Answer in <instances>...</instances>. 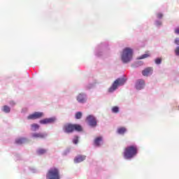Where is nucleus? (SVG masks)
<instances>
[{
  "label": "nucleus",
  "instance_id": "39448f33",
  "mask_svg": "<svg viewBox=\"0 0 179 179\" xmlns=\"http://www.w3.org/2000/svg\"><path fill=\"white\" fill-rule=\"evenodd\" d=\"M134 56V49L131 48H125L123 50L121 60L123 64H128V62H131L132 60V57Z\"/></svg>",
  "mask_w": 179,
  "mask_h": 179
},
{
  "label": "nucleus",
  "instance_id": "423d86ee",
  "mask_svg": "<svg viewBox=\"0 0 179 179\" xmlns=\"http://www.w3.org/2000/svg\"><path fill=\"white\" fill-rule=\"evenodd\" d=\"M46 179H61L59 169L57 167L50 168L46 173Z\"/></svg>",
  "mask_w": 179,
  "mask_h": 179
},
{
  "label": "nucleus",
  "instance_id": "a878e982",
  "mask_svg": "<svg viewBox=\"0 0 179 179\" xmlns=\"http://www.w3.org/2000/svg\"><path fill=\"white\" fill-rule=\"evenodd\" d=\"M94 86V83H89L88 85L85 86V90H90V89H93Z\"/></svg>",
  "mask_w": 179,
  "mask_h": 179
},
{
  "label": "nucleus",
  "instance_id": "f704fd0d",
  "mask_svg": "<svg viewBox=\"0 0 179 179\" xmlns=\"http://www.w3.org/2000/svg\"><path fill=\"white\" fill-rule=\"evenodd\" d=\"M175 34H178L179 36V27H176L175 29Z\"/></svg>",
  "mask_w": 179,
  "mask_h": 179
},
{
  "label": "nucleus",
  "instance_id": "412c9836",
  "mask_svg": "<svg viewBox=\"0 0 179 179\" xmlns=\"http://www.w3.org/2000/svg\"><path fill=\"white\" fill-rule=\"evenodd\" d=\"M38 129H40V124L37 123L31 124V130L33 131V132H36V131H38Z\"/></svg>",
  "mask_w": 179,
  "mask_h": 179
},
{
  "label": "nucleus",
  "instance_id": "2eb2a0df",
  "mask_svg": "<svg viewBox=\"0 0 179 179\" xmlns=\"http://www.w3.org/2000/svg\"><path fill=\"white\" fill-rule=\"evenodd\" d=\"M15 142L16 145H23V143H26V142H27V138L24 137H21L19 138H16Z\"/></svg>",
  "mask_w": 179,
  "mask_h": 179
},
{
  "label": "nucleus",
  "instance_id": "9b49d317",
  "mask_svg": "<svg viewBox=\"0 0 179 179\" xmlns=\"http://www.w3.org/2000/svg\"><path fill=\"white\" fill-rule=\"evenodd\" d=\"M44 115L43 112L35 111L27 116V120H31L32 121H34V120H41Z\"/></svg>",
  "mask_w": 179,
  "mask_h": 179
},
{
  "label": "nucleus",
  "instance_id": "ddd939ff",
  "mask_svg": "<svg viewBox=\"0 0 179 179\" xmlns=\"http://www.w3.org/2000/svg\"><path fill=\"white\" fill-rule=\"evenodd\" d=\"M103 145V136H99L94 138V146L96 148H100Z\"/></svg>",
  "mask_w": 179,
  "mask_h": 179
},
{
  "label": "nucleus",
  "instance_id": "c85d7f7f",
  "mask_svg": "<svg viewBox=\"0 0 179 179\" xmlns=\"http://www.w3.org/2000/svg\"><path fill=\"white\" fill-rule=\"evenodd\" d=\"M69 153H71V148H68L63 151L62 156H68Z\"/></svg>",
  "mask_w": 179,
  "mask_h": 179
},
{
  "label": "nucleus",
  "instance_id": "72a5a7b5",
  "mask_svg": "<svg viewBox=\"0 0 179 179\" xmlns=\"http://www.w3.org/2000/svg\"><path fill=\"white\" fill-rule=\"evenodd\" d=\"M174 44L176 45H177V47H178L179 46V38H176L175 39H174Z\"/></svg>",
  "mask_w": 179,
  "mask_h": 179
},
{
  "label": "nucleus",
  "instance_id": "aec40b11",
  "mask_svg": "<svg viewBox=\"0 0 179 179\" xmlns=\"http://www.w3.org/2000/svg\"><path fill=\"white\" fill-rule=\"evenodd\" d=\"M154 25L155 26V27H157V29H160V27L163 26V22H162V20L159 19H157L154 22Z\"/></svg>",
  "mask_w": 179,
  "mask_h": 179
},
{
  "label": "nucleus",
  "instance_id": "4468645a",
  "mask_svg": "<svg viewBox=\"0 0 179 179\" xmlns=\"http://www.w3.org/2000/svg\"><path fill=\"white\" fill-rule=\"evenodd\" d=\"M48 136L47 133H34L32 134V138H39L40 139H45Z\"/></svg>",
  "mask_w": 179,
  "mask_h": 179
},
{
  "label": "nucleus",
  "instance_id": "0eeeda50",
  "mask_svg": "<svg viewBox=\"0 0 179 179\" xmlns=\"http://www.w3.org/2000/svg\"><path fill=\"white\" fill-rule=\"evenodd\" d=\"M85 122L90 128H96L97 127V118L93 115H89L85 118Z\"/></svg>",
  "mask_w": 179,
  "mask_h": 179
},
{
  "label": "nucleus",
  "instance_id": "f3484780",
  "mask_svg": "<svg viewBox=\"0 0 179 179\" xmlns=\"http://www.w3.org/2000/svg\"><path fill=\"white\" fill-rule=\"evenodd\" d=\"M48 152V150L45 149V148H38L36 150V155L38 156H43V155H45V153Z\"/></svg>",
  "mask_w": 179,
  "mask_h": 179
},
{
  "label": "nucleus",
  "instance_id": "4be33fe9",
  "mask_svg": "<svg viewBox=\"0 0 179 179\" xmlns=\"http://www.w3.org/2000/svg\"><path fill=\"white\" fill-rule=\"evenodd\" d=\"M1 110L6 114H9V113H10V107H9L8 105H4L1 108Z\"/></svg>",
  "mask_w": 179,
  "mask_h": 179
},
{
  "label": "nucleus",
  "instance_id": "2f4dec72",
  "mask_svg": "<svg viewBox=\"0 0 179 179\" xmlns=\"http://www.w3.org/2000/svg\"><path fill=\"white\" fill-rule=\"evenodd\" d=\"M156 16L159 20V19H163V13H157L156 14Z\"/></svg>",
  "mask_w": 179,
  "mask_h": 179
},
{
  "label": "nucleus",
  "instance_id": "e433bc0d",
  "mask_svg": "<svg viewBox=\"0 0 179 179\" xmlns=\"http://www.w3.org/2000/svg\"><path fill=\"white\" fill-rule=\"evenodd\" d=\"M178 110H179V105H178Z\"/></svg>",
  "mask_w": 179,
  "mask_h": 179
},
{
  "label": "nucleus",
  "instance_id": "473e14b6",
  "mask_svg": "<svg viewBox=\"0 0 179 179\" xmlns=\"http://www.w3.org/2000/svg\"><path fill=\"white\" fill-rule=\"evenodd\" d=\"M15 160H20V155L17 153H13Z\"/></svg>",
  "mask_w": 179,
  "mask_h": 179
},
{
  "label": "nucleus",
  "instance_id": "393cba45",
  "mask_svg": "<svg viewBox=\"0 0 179 179\" xmlns=\"http://www.w3.org/2000/svg\"><path fill=\"white\" fill-rule=\"evenodd\" d=\"M149 57H150V55L145 53L137 57V59H145V58H149Z\"/></svg>",
  "mask_w": 179,
  "mask_h": 179
},
{
  "label": "nucleus",
  "instance_id": "bb28decb",
  "mask_svg": "<svg viewBox=\"0 0 179 179\" xmlns=\"http://www.w3.org/2000/svg\"><path fill=\"white\" fill-rule=\"evenodd\" d=\"M72 142L74 145H78L79 143V136H74Z\"/></svg>",
  "mask_w": 179,
  "mask_h": 179
},
{
  "label": "nucleus",
  "instance_id": "f03ea898",
  "mask_svg": "<svg viewBox=\"0 0 179 179\" xmlns=\"http://www.w3.org/2000/svg\"><path fill=\"white\" fill-rule=\"evenodd\" d=\"M139 153V147L136 144H131L126 147L123 152V157L124 160H132L138 156Z\"/></svg>",
  "mask_w": 179,
  "mask_h": 179
},
{
  "label": "nucleus",
  "instance_id": "cd10ccee",
  "mask_svg": "<svg viewBox=\"0 0 179 179\" xmlns=\"http://www.w3.org/2000/svg\"><path fill=\"white\" fill-rule=\"evenodd\" d=\"M143 61H137L136 62L135 64H134V68H138L139 66H142V65H143Z\"/></svg>",
  "mask_w": 179,
  "mask_h": 179
},
{
  "label": "nucleus",
  "instance_id": "f8f14e48",
  "mask_svg": "<svg viewBox=\"0 0 179 179\" xmlns=\"http://www.w3.org/2000/svg\"><path fill=\"white\" fill-rule=\"evenodd\" d=\"M86 160V155H78L74 157L73 162L75 164H78V163H82Z\"/></svg>",
  "mask_w": 179,
  "mask_h": 179
},
{
  "label": "nucleus",
  "instance_id": "1a4fd4ad",
  "mask_svg": "<svg viewBox=\"0 0 179 179\" xmlns=\"http://www.w3.org/2000/svg\"><path fill=\"white\" fill-rule=\"evenodd\" d=\"M76 99L78 104H86L87 103V94L80 92L76 96Z\"/></svg>",
  "mask_w": 179,
  "mask_h": 179
},
{
  "label": "nucleus",
  "instance_id": "f257e3e1",
  "mask_svg": "<svg viewBox=\"0 0 179 179\" xmlns=\"http://www.w3.org/2000/svg\"><path fill=\"white\" fill-rule=\"evenodd\" d=\"M108 41L101 42L98 44L94 50V55L96 58H101V59H104V58H107L108 57V51H110V48Z\"/></svg>",
  "mask_w": 179,
  "mask_h": 179
},
{
  "label": "nucleus",
  "instance_id": "20e7f679",
  "mask_svg": "<svg viewBox=\"0 0 179 179\" xmlns=\"http://www.w3.org/2000/svg\"><path fill=\"white\" fill-rule=\"evenodd\" d=\"M127 80L128 79L125 78V77H121L117 78L111 85V86L108 88V93H114L120 86H124L125 83H127Z\"/></svg>",
  "mask_w": 179,
  "mask_h": 179
},
{
  "label": "nucleus",
  "instance_id": "6ab92c4d",
  "mask_svg": "<svg viewBox=\"0 0 179 179\" xmlns=\"http://www.w3.org/2000/svg\"><path fill=\"white\" fill-rule=\"evenodd\" d=\"M28 169L32 174H38L40 173V171L34 166H29Z\"/></svg>",
  "mask_w": 179,
  "mask_h": 179
},
{
  "label": "nucleus",
  "instance_id": "5701e85b",
  "mask_svg": "<svg viewBox=\"0 0 179 179\" xmlns=\"http://www.w3.org/2000/svg\"><path fill=\"white\" fill-rule=\"evenodd\" d=\"M83 117V113L81 111H78L75 114L76 120H80Z\"/></svg>",
  "mask_w": 179,
  "mask_h": 179
},
{
  "label": "nucleus",
  "instance_id": "c756f323",
  "mask_svg": "<svg viewBox=\"0 0 179 179\" xmlns=\"http://www.w3.org/2000/svg\"><path fill=\"white\" fill-rule=\"evenodd\" d=\"M162 58L160 57H157L155 59V64H156V65H160V64H162Z\"/></svg>",
  "mask_w": 179,
  "mask_h": 179
},
{
  "label": "nucleus",
  "instance_id": "6e6552de",
  "mask_svg": "<svg viewBox=\"0 0 179 179\" xmlns=\"http://www.w3.org/2000/svg\"><path fill=\"white\" fill-rule=\"evenodd\" d=\"M38 122L41 125H52L57 122V117H45L40 120Z\"/></svg>",
  "mask_w": 179,
  "mask_h": 179
},
{
  "label": "nucleus",
  "instance_id": "7c9ffc66",
  "mask_svg": "<svg viewBox=\"0 0 179 179\" xmlns=\"http://www.w3.org/2000/svg\"><path fill=\"white\" fill-rule=\"evenodd\" d=\"M174 54L176 57H179V46H176L174 49Z\"/></svg>",
  "mask_w": 179,
  "mask_h": 179
},
{
  "label": "nucleus",
  "instance_id": "a211bd4d",
  "mask_svg": "<svg viewBox=\"0 0 179 179\" xmlns=\"http://www.w3.org/2000/svg\"><path fill=\"white\" fill-rule=\"evenodd\" d=\"M152 71V67H147L144 70L142 71L143 76H149V73Z\"/></svg>",
  "mask_w": 179,
  "mask_h": 179
},
{
  "label": "nucleus",
  "instance_id": "dca6fc26",
  "mask_svg": "<svg viewBox=\"0 0 179 179\" xmlns=\"http://www.w3.org/2000/svg\"><path fill=\"white\" fill-rule=\"evenodd\" d=\"M128 131V129H127V128L124 127H121L117 128V134H118V135H124L126 134V132Z\"/></svg>",
  "mask_w": 179,
  "mask_h": 179
},
{
  "label": "nucleus",
  "instance_id": "7ed1b4c3",
  "mask_svg": "<svg viewBox=\"0 0 179 179\" xmlns=\"http://www.w3.org/2000/svg\"><path fill=\"white\" fill-rule=\"evenodd\" d=\"M82 132L83 127L79 124L66 123L63 126V131L64 134H73V132Z\"/></svg>",
  "mask_w": 179,
  "mask_h": 179
},
{
  "label": "nucleus",
  "instance_id": "b1692460",
  "mask_svg": "<svg viewBox=\"0 0 179 179\" xmlns=\"http://www.w3.org/2000/svg\"><path fill=\"white\" fill-rule=\"evenodd\" d=\"M111 111L113 113V114H117V113H120V107L113 106L111 109Z\"/></svg>",
  "mask_w": 179,
  "mask_h": 179
},
{
  "label": "nucleus",
  "instance_id": "c9c22d12",
  "mask_svg": "<svg viewBox=\"0 0 179 179\" xmlns=\"http://www.w3.org/2000/svg\"><path fill=\"white\" fill-rule=\"evenodd\" d=\"M10 106H15V101H12L10 102Z\"/></svg>",
  "mask_w": 179,
  "mask_h": 179
},
{
  "label": "nucleus",
  "instance_id": "9d476101",
  "mask_svg": "<svg viewBox=\"0 0 179 179\" xmlns=\"http://www.w3.org/2000/svg\"><path fill=\"white\" fill-rule=\"evenodd\" d=\"M146 86V83L145 82V80L142 78H138L136 80L134 83V89L136 90H143Z\"/></svg>",
  "mask_w": 179,
  "mask_h": 179
}]
</instances>
